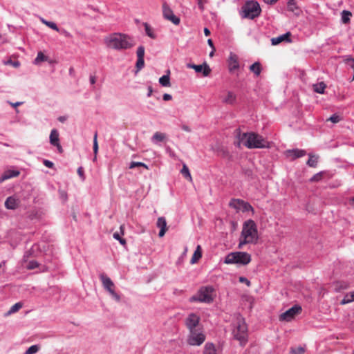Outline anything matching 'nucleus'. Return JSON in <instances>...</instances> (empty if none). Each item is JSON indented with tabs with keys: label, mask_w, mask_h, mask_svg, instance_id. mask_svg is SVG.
Wrapping results in <instances>:
<instances>
[{
	"label": "nucleus",
	"mask_w": 354,
	"mask_h": 354,
	"mask_svg": "<svg viewBox=\"0 0 354 354\" xmlns=\"http://www.w3.org/2000/svg\"><path fill=\"white\" fill-rule=\"evenodd\" d=\"M104 44L111 49L124 50L130 49L135 45L133 37L128 35L114 32L104 37Z\"/></svg>",
	"instance_id": "f257e3e1"
},
{
	"label": "nucleus",
	"mask_w": 354,
	"mask_h": 354,
	"mask_svg": "<svg viewBox=\"0 0 354 354\" xmlns=\"http://www.w3.org/2000/svg\"><path fill=\"white\" fill-rule=\"evenodd\" d=\"M239 145L242 143L248 149H266L270 147L268 142L262 136L254 132L243 133L237 134Z\"/></svg>",
	"instance_id": "f03ea898"
},
{
	"label": "nucleus",
	"mask_w": 354,
	"mask_h": 354,
	"mask_svg": "<svg viewBox=\"0 0 354 354\" xmlns=\"http://www.w3.org/2000/svg\"><path fill=\"white\" fill-rule=\"evenodd\" d=\"M258 239V230L255 222L251 219L244 222L238 248L241 249L245 244L257 243Z\"/></svg>",
	"instance_id": "7ed1b4c3"
},
{
	"label": "nucleus",
	"mask_w": 354,
	"mask_h": 354,
	"mask_svg": "<svg viewBox=\"0 0 354 354\" xmlns=\"http://www.w3.org/2000/svg\"><path fill=\"white\" fill-rule=\"evenodd\" d=\"M232 329V335L234 339L238 340L240 345L243 346L248 342V326L245 319L239 316L234 323Z\"/></svg>",
	"instance_id": "20e7f679"
},
{
	"label": "nucleus",
	"mask_w": 354,
	"mask_h": 354,
	"mask_svg": "<svg viewBox=\"0 0 354 354\" xmlns=\"http://www.w3.org/2000/svg\"><path fill=\"white\" fill-rule=\"evenodd\" d=\"M214 288L212 286H202L197 293L190 297V302H201L209 304L214 300Z\"/></svg>",
	"instance_id": "39448f33"
},
{
	"label": "nucleus",
	"mask_w": 354,
	"mask_h": 354,
	"mask_svg": "<svg viewBox=\"0 0 354 354\" xmlns=\"http://www.w3.org/2000/svg\"><path fill=\"white\" fill-rule=\"evenodd\" d=\"M261 12V8L257 1H248L242 6L241 15L243 18L254 19L260 15Z\"/></svg>",
	"instance_id": "423d86ee"
},
{
	"label": "nucleus",
	"mask_w": 354,
	"mask_h": 354,
	"mask_svg": "<svg viewBox=\"0 0 354 354\" xmlns=\"http://www.w3.org/2000/svg\"><path fill=\"white\" fill-rule=\"evenodd\" d=\"M251 261V256L245 252H234L229 253L225 258L226 264L247 265Z\"/></svg>",
	"instance_id": "0eeeda50"
},
{
	"label": "nucleus",
	"mask_w": 354,
	"mask_h": 354,
	"mask_svg": "<svg viewBox=\"0 0 354 354\" xmlns=\"http://www.w3.org/2000/svg\"><path fill=\"white\" fill-rule=\"evenodd\" d=\"M100 279L102 283L104 288L110 294V295L116 301H120V296L115 292V284L112 280L105 274H100Z\"/></svg>",
	"instance_id": "6e6552de"
},
{
	"label": "nucleus",
	"mask_w": 354,
	"mask_h": 354,
	"mask_svg": "<svg viewBox=\"0 0 354 354\" xmlns=\"http://www.w3.org/2000/svg\"><path fill=\"white\" fill-rule=\"evenodd\" d=\"M205 340V335L203 331L194 330L189 332L187 343L191 346H200Z\"/></svg>",
	"instance_id": "1a4fd4ad"
},
{
	"label": "nucleus",
	"mask_w": 354,
	"mask_h": 354,
	"mask_svg": "<svg viewBox=\"0 0 354 354\" xmlns=\"http://www.w3.org/2000/svg\"><path fill=\"white\" fill-rule=\"evenodd\" d=\"M229 205L238 211L241 210L243 212L249 211L254 212L253 207L249 203L241 199H232L229 203Z\"/></svg>",
	"instance_id": "9d476101"
},
{
	"label": "nucleus",
	"mask_w": 354,
	"mask_h": 354,
	"mask_svg": "<svg viewBox=\"0 0 354 354\" xmlns=\"http://www.w3.org/2000/svg\"><path fill=\"white\" fill-rule=\"evenodd\" d=\"M301 312V307L295 305L279 316L280 321L290 322Z\"/></svg>",
	"instance_id": "9b49d317"
},
{
	"label": "nucleus",
	"mask_w": 354,
	"mask_h": 354,
	"mask_svg": "<svg viewBox=\"0 0 354 354\" xmlns=\"http://www.w3.org/2000/svg\"><path fill=\"white\" fill-rule=\"evenodd\" d=\"M201 321L200 317L196 313H190L186 317L185 324L189 331L198 330L196 328L199 325Z\"/></svg>",
	"instance_id": "f8f14e48"
},
{
	"label": "nucleus",
	"mask_w": 354,
	"mask_h": 354,
	"mask_svg": "<svg viewBox=\"0 0 354 354\" xmlns=\"http://www.w3.org/2000/svg\"><path fill=\"white\" fill-rule=\"evenodd\" d=\"M162 14L165 19L171 21L174 24L178 25L180 24V18L174 14L172 10L166 3L162 5Z\"/></svg>",
	"instance_id": "ddd939ff"
},
{
	"label": "nucleus",
	"mask_w": 354,
	"mask_h": 354,
	"mask_svg": "<svg viewBox=\"0 0 354 354\" xmlns=\"http://www.w3.org/2000/svg\"><path fill=\"white\" fill-rule=\"evenodd\" d=\"M186 66L188 68L194 69L196 73H202L204 77H207L210 74L212 71L210 67L206 62H204L203 64L200 65L188 63L187 64Z\"/></svg>",
	"instance_id": "4468645a"
},
{
	"label": "nucleus",
	"mask_w": 354,
	"mask_h": 354,
	"mask_svg": "<svg viewBox=\"0 0 354 354\" xmlns=\"http://www.w3.org/2000/svg\"><path fill=\"white\" fill-rule=\"evenodd\" d=\"M49 140L51 145L55 147L59 153H62L63 149L59 142V134L56 129L51 130Z\"/></svg>",
	"instance_id": "2eb2a0df"
},
{
	"label": "nucleus",
	"mask_w": 354,
	"mask_h": 354,
	"mask_svg": "<svg viewBox=\"0 0 354 354\" xmlns=\"http://www.w3.org/2000/svg\"><path fill=\"white\" fill-rule=\"evenodd\" d=\"M306 153V152L305 150L299 149H288L284 152L286 157L291 160L303 157Z\"/></svg>",
	"instance_id": "dca6fc26"
},
{
	"label": "nucleus",
	"mask_w": 354,
	"mask_h": 354,
	"mask_svg": "<svg viewBox=\"0 0 354 354\" xmlns=\"http://www.w3.org/2000/svg\"><path fill=\"white\" fill-rule=\"evenodd\" d=\"M228 68L230 73L239 68V61L238 56L233 53H230L228 60Z\"/></svg>",
	"instance_id": "f3484780"
},
{
	"label": "nucleus",
	"mask_w": 354,
	"mask_h": 354,
	"mask_svg": "<svg viewBox=\"0 0 354 354\" xmlns=\"http://www.w3.org/2000/svg\"><path fill=\"white\" fill-rule=\"evenodd\" d=\"M19 200L15 196H9L5 201V207L8 209H15L19 205Z\"/></svg>",
	"instance_id": "a211bd4d"
},
{
	"label": "nucleus",
	"mask_w": 354,
	"mask_h": 354,
	"mask_svg": "<svg viewBox=\"0 0 354 354\" xmlns=\"http://www.w3.org/2000/svg\"><path fill=\"white\" fill-rule=\"evenodd\" d=\"M156 225L158 228H160V232L158 233V236L160 237H162L165 234V232L167 230V221H166L165 218L162 217V216L159 217L158 218Z\"/></svg>",
	"instance_id": "6ab92c4d"
},
{
	"label": "nucleus",
	"mask_w": 354,
	"mask_h": 354,
	"mask_svg": "<svg viewBox=\"0 0 354 354\" xmlns=\"http://www.w3.org/2000/svg\"><path fill=\"white\" fill-rule=\"evenodd\" d=\"M290 35H291L290 32H288L283 34L281 35H279L277 37H273L271 39V44L272 45L275 46V45L280 44L281 42H282L283 41L290 42L291 41V40L290 39Z\"/></svg>",
	"instance_id": "aec40b11"
},
{
	"label": "nucleus",
	"mask_w": 354,
	"mask_h": 354,
	"mask_svg": "<svg viewBox=\"0 0 354 354\" xmlns=\"http://www.w3.org/2000/svg\"><path fill=\"white\" fill-rule=\"evenodd\" d=\"M20 172L17 170H7L0 177V183H2L8 179L17 177L19 175Z\"/></svg>",
	"instance_id": "412c9836"
},
{
	"label": "nucleus",
	"mask_w": 354,
	"mask_h": 354,
	"mask_svg": "<svg viewBox=\"0 0 354 354\" xmlns=\"http://www.w3.org/2000/svg\"><path fill=\"white\" fill-rule=\"evenodd\" d=\"M166 73H167L165 75L159 78V83L162 86L169 87L171 86L169 77L170 71L167 70Z\"/></svg>",
	"instance_id": "4be33fe9"
},
{
	"label": "nucleus",
	"mask_w": 354,
	"mask_h": 354,
	"mask_svg": "<svg viewBox=\"0 0 354 354\" xmlns=\"http://www.w3.org/2000/svg\"><path fill=\"white\" fill-rule=\"evenodd\" d=\"M203 354H216L214 344L211 342L206 343L204 346Z\"/></svg>",
	"instance_id": "5701e85b"
},
{
	"label": "nucleus",
	"mask_w": 354,
	"mask_h": 354,
	"mask_svg": "<svg viewBox=\"0 0 354 354\" xmlns=\"http://www.w3.org/2000/svg\"><path fill=\"white\" fill-rule=\"evenodd\" d=\"M288 10L290 12H294L295 15H298L299 14V9L296 5V2L295 0H288Z\"/></svg>",
	"instance_id": "b1692460"
},
{
	"label": "nucleus",
	"mask_w": 354,
	"mask_h": 354,
	"mask_svg": "<svg viewBox=\"0 0 354 354\" xmlns=\"http://www.w3.org/2000/svg\"><path fill=\"white\" fill-rule=\"evenodd\" d=\"M236 95L232 91H228L226 97L223 101L226 104H234L236 102Z\"/></svg>",
	"instance_id": "393cba45"
},
{
	"label": "nucleus",
	"mask_w": 354,
	"mask_h": 354,
	"mask_svg": "<svg viewBox=\"0 0 354 354\" xmlns=\"http://www.w3.org/2000/svg\"><path fill=\"white\" fill-rule=\"evenodd\" d=\"M250 70L256 76H259L261 72V66L259 62H256L250 66Z\"/></svg>",
	"instance_id": "a878e982"
},
{
	"label": "nucleus",
	"mask_w": 354,
	"mask_h": 354,
	"mask_svg": "<svg viewBox=\"0 0 354 354\" xmlns=\"http://www.w3.org/2000/svg\"><path fill=\"white\" fill-rule=\"evenodd\" d=\"M165 138L166 136L165 133L157 131L153 135L151 138V141L154 143H157L158 142L163 141L165 139Z\"/></svg>",
	"instance_id": "bb28decb"
},
{
	"label": "nucleus",
	"mask_w": 354,
	"mask_h": 354,
	"mask_svg": "<svg viewBox=\"0 0 354 354\" xmlns=\"http://www.w3.org/2000/svg\"><path fill=\"white\" fill-rule=\"evenodd\" d=\"M326 87V85L323 82L313 84L314 91L317 93H320V94H323L324 93V90H325Z\"/></svg>",
	"instance_id": "cd10ccee"
},
{
	"label": "nucleus",
	"mask_w": 354,
	"mask_h": 354,
	"mask_svg": "<svg viewBox=\"0 0 354 354\" xmlns=\"http://www.w3.org/2000/svg\"><path fill=\"white\" fill-rule=\"evenodd\" d=\"M145 30L146 35L151 39L156 38V35L154 33L153 28L147 24L144 23Z\"/></svg>",
	"instance_id": "c85d7f7f"
},
{
	"label": "nucleus",
	"mask_w": 354,
	"mask_h": 354,
	"mask_svg": "<svg viewBox=\"0 0 354 354\" xmlns=\"http://www.w3.org/2000/svg\"><path fill=\"white\" fill-rule=\"evenodd\" d=\"M318 162V156L309 154V158L306 164L310 167H316Z\"/></svg>",
	"instance_id": "c756f323"
},
{
	"label": "nucleus",
	"mask_w": 354,
	"mask_h": 354,
	"mask_svg": "<svg viewBox=\"0 0 354 354\" xmlns=\"http://www.w3.org/2000/svg\"><path fill=\"white\" fill-rule=\"evenodd\" d=\"M23 306V304L21 302H17L13 306L10 307L9 310L6 313V315H10L16 312H17L19 310H20Z\"/></svg>",
	"instance_id": "7c9ffc66"
},
{
	"label": "nucleus",
	"mask_w": 354,
	"mask_h": 354,
	"mask_svg": "<svg viewBox=\"0 0 354 354\" xmlns=\"http://www.w3.org/2000/svg\"><path fill=\"white\" fill-rule=\"evenodd\" d=\"M201 257H202V253L201 251V247H200V245H198L196 251L194 252V253L191 259V263H192V264L195 263Z\"/></svg>",
	"instance_id": "2f4dec72"
},
{
	"label": "nucleus",
	"mask_w": 354,
	"mask_h": 354,
	"mask_svg": "<svg viewBox=\"0 0 354 354\" xmlns=\"http://www.w3.org/2000/svg\"><path fill=\"white\" fill-rule=\"evenodd\" d=\"M326 174V171H319V172L315 174L313 176H312L311 178L310 179V182H319L323 178L324 176Z\"/></svg>",
	"instance_id": "473e14b6"
},
{
	"label": "nucleus",
	"mask_w": 354,
	"mask_h": 354,
	"mask_svg": "<svg viewBox=\"0 0 354 354\" xmlns=\"http://www.w3.org/2000/svg\"><path fill=\"white\" fill-rule=\"evenodd\" d=\"M351 12L348 10H343L342 12V21L343 24H348L350 21V17Z\"/></svg>",
	"instance_id": "72a5a7b5"
},
{
	"label": "nucleus",
	"mask_w": 354,
	"mask_h": 354,
	"mask_svg": "<svg viewBox=\"0 0 354 354\" xmlns=\"http://www.w3.org/2000/svg\"><path fill=\"white\" fill-rule=\"evenodd\" d=\"M40 349V346L37 344L30 346L24 354H35Z\"/></svg>",
	"instance_id": "f704fd0d"
},
{
	"label": "nucleus",
	"mask_w": 354,
	"mask_h": 354,
	"mask_svg": "<svg viewBox=\"0 0 354 354\" xmlns=\"http://www.w3.org/2000/svg\"><path fill=\"white\" fill-rule=\"evenodd\" d=\"M46 59H47V57L46 55H44V54L42 52H39L37 53L36 58L34 60V64H38L41 62L46 61Z\"/></svg>",
	"instance_id": "c9c22d12"
},
{
	"label": "nucleus",
	"mask_w": 354,
	"mask_h": 354,
	"mask_svg": "<svg viewBox=\"0 0 354 354\" xmlns=\"http://www.w3.org/2000/svg\"><path fill=\"white\" fill-rule=\"evenodd\" d=\"M41 21L44 24H45L48 27L50 28L51 29L56 30V31H59V28H58V26H57V24L53 22V21H46L45 19H42Z\"/></svg>",
	"instance_id": "e433bc0d"
},
{
	"label": "nucleus",
	"mask_w": 354,
	"mask_h": 354,
	"mask_svg": "<svg viewBox=\"0 0 354 354\" xmlns=\"http://www.w3.org/2000/svg\"><path fill=\"white\" fill-rule=\"evenodd\" d=\"M180 173L183 176H185L186 178L192 180V176L189 170V168L187 167L185 164L183 165V167L180 171Z\"/></svg>",
	"instance_id": "4c0bfd02"
},
{
	"label": "nucleus",
	"mask_w": 354,
	"mask_h": 354,
	"mask_svg": "<svg viewBox=\"0 0 354 354\" xmlns=\"http://www.w3.org/2000/svg\"><path fill=\"white\" fill-rule=\"evenodd\" d=\"M136 167H142L145 168L146 169H149L148 165H147L146 164L141 162H133V161L129 165L130 169H133Z\"/></svg>",
	"instance_id": "58836bf2"
},
{
	"label": "nucleus",
	"mask_w": 354,
	"mask_h": 354,
	"mask_svg": "<svg viewBox=\"0 0 354 354\" xmlns=\"http://www.w3.org/2000/svg\"><path fill=\"white\" fill-rule=\"evenodd\" d=\"M97 132H95V134H94L93 146V153L95 154L94 159H96V155H97V151H98V144H97Z\"/></svg>",
	"instance_id": "ea45409f"
},
{
	"label": "nucleus",
	"mask_w": 354,
	"mask_h": 354,
	"mask_svg": "<svg viewBox=\"0 0 354 354\" xmlns=\"http://www.w3.org/2000/svg\"><path fill=\"white\" fill-rule=\"evenodd\" d=\"M352 301H354V291L351 292L350 295H347L346 297L342 301V304H348Z\"/></svg>",
	"instance_id": "a19ab883"
},
{
	"label": "nucleus",
	"mask_w": 354,
	"mask_h": 354,
	"mask_svg": "<svg viewBox=\"0 0 354 354\" xmlns=\"http://www.w3.org/2000/svg\"><path fill=\"white\" fill-rule=\"evenodd\" d=\"M144 66H145L144 58H138L136 64L137 72L140 71Z\"/></svg>",
	"instance_id": "79ce46f5"
},
{
	"label": "nucleus",
	"mask_w": 354,
	"mask_h": 354,
	"mask_svg": "<svg viewBox=\"0 0 354 354\" xmlns=\"http://www.w3.org/2000/svg\"><path fill=\"white\" fill-rule=\"evenodd\" d=\"M305 351L304 348L299 346L297 348H291L290 353L292 354H303Z\"/></svg>",
	"instance_id": "37998d69"
},
{
	"label": "nucleus",
	"mask_w": 354,
	"mask_h": 354,
	"mask_svg": "<svg viewBox=\"0 0 354 354\" xmlns=\"http://www.w3.org/2000/svg\"><path fill=\"white\" fill-rule=\"evenodd\" d=\"M38 267H39V263L36 261H30L26 265V268L28 270H33Z\"/></svg>",
	"instance_id": "c03bdc74"
},
{
	"label": "nucleus",
	"mask_w": 354,
	"mask_h": 354,
	"mask_svg": "<svg viewBox=\"0 0 354 354\" xmlns=\"http://www.w3.org/2000/svg\"><path fill=\"white\" fill-rule=\"evenodd\" d=\"M136 54H137V57L138 58H144V57H145V47L143 46H140L137 48Z\"/></svg>",
	"instance_id": "a18cd8bd"
},
{
	"label": "nucleus",
	"mask_w": 354,
	"mask_h": 354,
	"mask_svg": "<svg viewBox=\"0 0 354 354\" xmlns=\"http://www.w3.org/2000/svg\"><path fill=\"white\" fill-rule=\"evenodd\" d=\"M113 236L115 239L119 241L120 243L122 245L126 244V240L120 236L118 232H115L113 234Z\"/></svg>",
	"instance_id": "49530a36"
},
{
	"label": "nucleus",
	"mask_w": 354,
	"mask_h": 354,
	"mask_svg": "<svg viewBox=\"0 0 354 354\" xmlns=\"http://www.w3.org/2000/svg\"><path fill=\"white\" fill-rule=\"evenodd\" d=\"M340 120L341 117L336 113L332 115L328 119V120L331 121L333 123H337L340 121Z\"/></svg>",
	"instance_id": "de8ad7c7"
},
{
	"label": "nucleus",
	"mask_w": 354,
	"mask_h": 354,
	"mask_svg": "<svg viewBox=\"0 0 354 354\" xmlns=\"http://www.w3.org/2000/svg\"><path fill=\"white\" fill-rule=\"evenodd\" d=\"M59 197L63 201H66L67 200V194L65 191L64 190H59Z\"/></svg>",
	"instance_id": "09e8293b"
},
{
	"label": "nucleus",
	"mask_w": 354,
	"mask_h": 354,
	"mask_svg": "<svg viewBox=\"0 0 354 354\" xmlns=\"http://www.w3.org/2000/svg\"><path fill=\"white\" fill-rule=\"evenodd\" d=\"M43 163L46 167L48 168H53L54 166L53 162L48 160H44Z\"/></svg>",
	"instance_id": "8fccbe9b"
},
{
	"label": "nucleus",
	"mask_w": 354,
	"mask_h": 354,
	"mask_svg": "<svg viewBox=\"0 0 354 354\" xmlns=\"http://www.w3.org/2000/svg\"><path fill=\"white\" fill-rule=\"evenodd\" d=\"M239 281L245 283L248 286H250V281L244 277H239Z\"/></svg>",
	"instance_id": "3c124183"
},
{
	"label": "nucleus",
	"mask_w": 354,
	"mask_h": 354,
	"mask_svg": "<svg viewBox=\"0 0 354 354\" xmlns=\"http://www.w3.org/2000/svg\"><path fill=\"white\" fill-rule=\"evenodd\" d=\"M61 34L64 35L66 37H71L72 35L71 34L68 32L67 30H64V29H62V30H59V31Z\"/></svg>",
	"instance_id": "603ef678"
},
{
	"label": "nucleus",
	"mask_w": 354,
	"mask_h": 354,
	"mask_svg": "<svg viewBox=\"0 0 354 354\" xmlns=\"http://www.w3.org/2000/svg\"><path fill=\"white\" fill-rule=\"evenodd\" d=\"M77 174L82 180H84L85 178H84V170L82 167H80L77 169Z\"/></svg>",
	"instance_id": "864d4df0"
},
{
	"label": "nucleus",
	"mask_w": 354,
	"mask_h": 354,
	"mask_svg": "<svg viewBox=\"0 0 354 354\" xmlns=\"http://www.w3.org/2000/svg\"><path fill=\"white\" fill-rule=\"evenodd\" d=\"M198 1V5L199 8L203 10L204 9V3L206 2V0H197Z\"/></svg>",
	"instance_id": "5fc2aeb1"
},
{
	"label": "nucleus",
	"mask_w": 354,
	"mask_h": 354,
	"mask_svg": "<svg viewBox=\"0 0 354 354\" xmlns=\"http://www.w3.org/2000/svg\"><path fill=\"white\" fill-rule=\"evenodd\" d=\"M162 99L165 101H169V100H171L172 99V96L170 94L165 93L162 95Z\"/></svg>",
	"instance_id": "6e6d98bb"
},
{
	"label": "nucleus",
	"mask_w": 354,
	"mask_h": 354,
	"mask_svg": "<svg viewBox=\"0 0 354 354\" xmlns=\"http://www.w3.org/2000/svg\"><path fill=\"white\" fill-rule=\"evenodd\" d=\"M181 129L185 131H187V132H191V129L189 126L186 125V124H183L181 126Z\"/></svg>",
	"instance_id": "4d7b16f0"
},
{
	"label": "nucleus",
	"mask_w": 354,
	"mask_h": 354,
	"mask_svg": "<svg viewBox=\"0 0 354 354\" xmlns=\"http://www.w3.org/2000/svg\"><path fill=\"white\" fill-rule=\"evenodd\" d=\"M89 80L91 84H94L96 82V77L95 75H90Z\"/></svg>",
	"instance_id": "13d9d810"
},
{
	"label": "nucleus",
	"mask_w": 354,
	"mask_h": 354,
	"mask_svg": "<svg viewBox=\"0 0 354 354\" xmlns=\"http://www.w3.org/2000/svg\"><path fill=\"white\" fill-rule=\"evenodd\" d=\"M153 93V89L151 86L148 87V93L147 94V97H151Z\"/></svg>",
	"instance_id": "bf43d9fd"
},
{
	"label": "nucleus",
	"mask_w": 354,
	"mask_h": 354,
	"mask_svg": "<svg viewBox=\"0 0 354 354\" xmlns=\"http://www.w3.org/2000/svg\"><path fill=\"white\" fill-rule=\"evenodd\" d=\"M279 0H264V1L268 3V4H274L277 1H278Z\"/></svg>",
	"instance_id": "052dcab7"
},
{
	"label": "nucleus",
	"mask_w": 354,
	"mask_h": 354,
	"mask_svg": "<svg viewBox=\"0 0 354 354\" xmlns=\"http://www.w3.org/2000/svg\"><path fill=\"white\" fill-rule=\"evenodd\" d=\"M58 120L60 122H64L66 120V116H59L58 118Z\"/></svg>",
	"instance_id": "680f3d73"
},
{
	"label": "nucleus",
	"mask_w": 354,
	"mask_h": 354,
	"mask_svg": "<svg viewBox=\"0 0 354 354\" xmlns=\"http://www.w3.org/2000/svg\"><path fill=\"white\" fill-rule=\"evenodd\" d=\"M204 33H205V36H209L210 35V31L207 28H205Z\"/></svg>",
	"instance_id": "e2e57ef3"
},
{
	"label": "nucleus",
	"mask_w": 354,
	"mask_h": 354,
	"mask_svg": "<svg viewBox=\"0 0 354 354\" xmlns=\"http://www.w3.org/2000/svg\"><path fill=\"white\" fill-rule=\"evenodd\" d=\"M207 43H208L209 46H211L213 49L214 48V44H213V41H212V40L211 39H209L207 40Z\"/></svg>",
	"instance_id": "0e129e2a"
},
{
	"label": "nucleus",
	"mask_w": 354,
	"mask_h": 354,
	"mask_svg": "<svg viewBox=\"0 0 354 354\" xmlns=\"http://www.w3.org/2000/svg\"><path fill=\"white\" fill-rule=\"evenodd\" d=\"M20 104H21V102H16V103H11V105H12V106H14V107H17V106H19V105H20Z\"/></svg>",
	"instance_id": "69168bd1"
},
{
	"label": "nucleus",
	"mask_w": 354,
	"mask_h": 354,
	"mask_svg": "<svg viewBox=\"0 0 354 354\" xmlns=\"http://www.w3.org/2000/svg\"><path fill=\"white\" fill-rule=\"evenodd\" d=\"M5 263H6V261H4L0 263V269L2 268L3 266L5 265Z\"/></svg>",
	"instance_id": "338daca9"
},
{
	"label": "nucleus",
	"mask_w": 354,
	"mask_h": 354,
	"mask_svg": "<svg viewBox=\"0 0 354 354\" xmlns=\"http://www.w3.org/2000/svg\"><path fill=\"white\" fill-rule=\"evenodd\" d=\"M350 202L351 204L354 205V197H353L350 199Z\"/></svg>",
	"instance_id": "774afa93"
}]
</instances>
